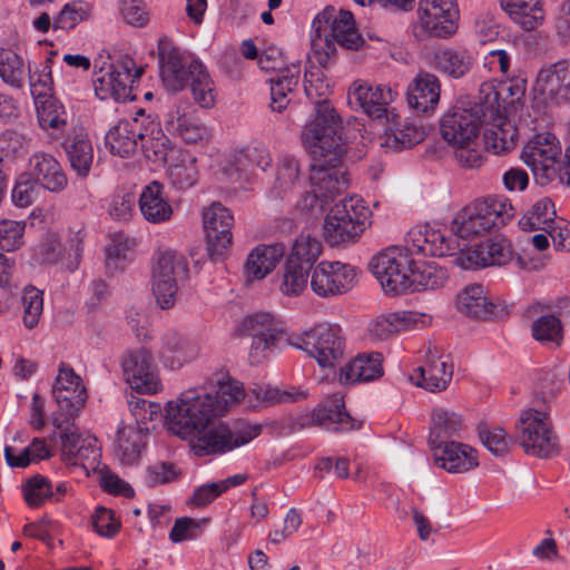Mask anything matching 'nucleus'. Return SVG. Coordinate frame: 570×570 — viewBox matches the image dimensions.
<instances>
[{
  "instance_id": "obj_1",
  "label": "nucleus",
  "mask_w": 570,
  "mask_h": 570,
  "mask_svg": "<svg viewBox=\"0 0 570 570\" xmlns=\"http://www.w3.org/2000/svg\"><path fill=\"white\" fill-rule=\"evenodd\" d=\"M245 397L243 384L226 373L216 374L212 391L193 389L166 405L168 430L189 442L197 456L225 454L257 438L262 425L237 421L232 426L215 419Z\"/></svg>"
},
{
  "instance_id": "obj_2",
  "label": "nucleus",
  "mask_w": 570,
  "mask_h": 570,
  "mask_svg": "<svg viewBox=\"0 0 570 570\" xmlns=\"http://www.w3.org/2000/svg\"><path fill=\"white\" fill-rule=\"evenodd\" d=\"M510 91L513 96L511 86L500 85L497 87L493 82H483L480 85L478 101L470 108L455 106L445 112L440 120V134L442 138L452 146H462V144H475L479 139L482 122L492 117L501 108V92Z\"/></svg>"
},
{
  "instance_id": "obj_3",
  "label": "nucleus",
  "mask_w": 570,
  "mask_h": 570,
  "mask_svg": "<svg viewBox=\"0 0 570 570\" xmlns=\"http://www.w3.org/2000/svg\"><path fill=\"white\" fill-rule=\"evenodd\" d=\"M315 36L312 48L316 62L326 68L336 52L335 43L346 49H358L364 40L355 27V20L350 11L341 10L335 14L334 8L327 7L313 21Z\"/></svg>"
},
{
  "instance_id": "obj_4",
  "label": "nucleus",
  "mask_w": 570,
  "mask_h": 570,
  "mask_svg": "<svg viewBox=\"0 0 570 570\" xmlns=\"http://www.w3.org/2000/svg\"><path fill=\"white\" fill-rule=\"evenodd\" d=\"M159 65L161 80L168 90L178 91L189 83L194 99L200 107L214 106V82L202 62L193 60L186 68L177 49L166 51L159 46Z\"/></svg>"
},
{
  "instance_id": "obj_5",
  "label": "nucleus",
  "mask_w": 570,
  "mask_h": 570,
  "mask_svg": "<svg viewBox=\"0 0 570 570\" xmlns=\"http://www.w3.org/2000/svg\"><path fill=\"white\" fill-rule=\"evenodd\" d=\"M342 120L330 101L317 104L314 117L305 125L302 141L313 158L338 161L345 154Z\"/></svg>"
},
{
  "instance_id": "obj_6",
  "label": "nucleus",
  "mask_w": 570,
  "mask_h": 570,
  "mask_svg": "<svg viewBox=\"0 0 570 570\" xmlns=\"http://www.w3.org/2000/svg\"><path fill=\"white\" fill-rule=\"evenodd\" d=\"M372 213L363 200L350 197L335 204L327 213L323 224V236L332 247L356 243L371 225Z\"/></svg>"
},
{
  "instance_id": "obj_7",
  "label": "nucleus",
  "mask_w": 570,
  "mask_h": 570,
  "mask_svg": "<svg viewBox=\"0 0 570 570\" xmlns=\"http://www.w3.org/2000/svg\"><path fill=\"white\" fill-rule=\"evenodd\" d=\"M289 344L305 351L323 368H333L344 358L345 337L336 324H320L293 337Z\"/></svg>"
},
{
  "instance_id": "obj_8",
  "label": "nucleus",
  "mask_w": 570,
  "mask_h": 570,
  "mask_svg": "<svg viewBox=\"0 0 570 570\" xmlns=\"http://www.w3.org/2000/svg\"><path fill=\"white\" fill-rule=\"evenodd\" d=\"M94 89L96 96L101 99L126 101L132 99L131 86L135 79L140 78L141 68H136L134 59L128 56L119 58L115 62H95Z\"/></svg>"
},
{
  "instance_id": "obj_9",
  "label": "nucleus",
  "mask_w": 570,
  "mask_h": 570,
  "mask_svg": "<svg viewBox=\"0 0 570 570\" xmlns=\"http://www.w3.org/2000/svg\"><path fill=\"white\" fill-rule=\"evenodd\" d=\"M520 445L529 455L550 459L560 453V442L549 415L530 409L525 411L519 425Z\"/></svg>"
},
{
  "instance_id": "obj_10",
  "label": "nucleus",
  "mask_w": 570,
  "mask_h": 570,
  "mask_svg": "<svg viewBox=\"0 0 570 570\" xmlns=\"http://www.w3.org/2000/svg\"><path fill=\"white\" fill-rule=\"evenodd\" d=\"M411 256L407 247L405 249L389 247L370 261L368 267L385 293L396 295L407 292Z\"/></svg>"
},
{
  "instance_id": "obj_11",
  "label": "nucleus",
  "mask_w": 570,
  "mask_h": 570,
  "mask_svg": "<svg viewBox=\"0 0 570 570\" xmlns=\"http://www.w3.org/2000/svg\"><path fill=\"white\" fill-rule=\"evenodd\" d=\"M420 21L415 36L446 39L458 31L459 9L455 0H420Z\"/></svg>"
},
{
  "instance_id": "obj_12",
  "label": "nucleus",
  "mask_w": 570,
  "mask_h": 570,
  "mask_svg": "<svg viewBox=\"0 0 570 570\" xmlns=\"http://www.w3.org/2000/svg\"><path fill=\"white\" fill-rule=\"evenodd\" d=\"M188 274L185 257L175 250L158 254L153 269V293L157 304L163 308L174 306L177 294V283Z\"/></svg>"
},
{
  "instance_id": "obj_13",
  "label": "nucleus",
  "mask_w": 570,
  "mask_h": 570,
  "mask_svg": "<svg viewBox=\"0 0 570 570\" xmlns=\"http://www.w3.org/2000/svg\"><path fill=\"white\" fill-rule=\"evenodd\" d=\"M282 53L277 49L264 51L258 57V66L262 70L274 71L271 83V109L282 112L288 106V95L298 85L301 68L298 65L283 67Z\"/></svg>"
},
{
  "instance_id": "obj_14",
  "label": "nucleus",
  "mask_w": 570,
  "mask_h": 570,
  "mask_svg": "<svg viewBox=\"0 0 570 570\" xmlns=\"http://www.w3.org/2000/svg\"><path fill=\"white\" fill-rule=\"evenodd\" d=\"M240 336L250 337L252 363H261L281 340L283 331L275 317L265 312L246 316L237 326Z\"/></svg>"
},
{
  "instance_id": "obj_15",
  "label": "nucleus",
  "mask_w": 570,
  "mask_h": 570,
  "mask_svg": "<svg viewBox=\"0 0 570 570\" xmlns=\"http://www.w3.org/2000/svg\"><path fill=\"white\" fill-rule=\"evenodd\" d=\"M130 387L141 394H154L161 389L157 364L150 351L139 347L127 352L121 362Z\"/></svg>"
},
{
  "instance_id": "obj_16",
  "label": "nucleus",
  "mask_w": 570,
  "mask_h": 570,
  "mask_svg": "<svg viewBox=\"0 0 570 570\" xmlns=\"http://www.w3.org/2000/svg\"><path fill=\"white\" fill-rule=\"evenodd\" d=\"M355 276L348 264L323 261L312 269L311 289L322 298L341 295L353 287Z\"/></svg>"
},
{
  "instance_id": "obj_17",
  "label": "nucleus",
  "mask_w": 570,
  "mask_h": 570,
  "mask_svg": "<svg viewBox=\"0 0 570 570\" xmlns=\"http://www.w3.org/2000/svg\"><path fill=\"white\" fill-rule=\"evenodd\" d=\"M561 155V146L551 132L535 135L524 146L522 158L532 168L533 174L547 181L557 176V163Z\"/></svg>"
},
{
  "instance_id": "obj_18",
  "label": "nucleus",
  "mask_w": 570,
  "mask_h": 570,
  "mask_svg": "<svg viewBox=\"0 0 570 570\" xmlns=\"http://www.w3.org/2000/svg\"><path fill=\"white\" fill-rule=\"evenodd\" d=\"M52 396L59 407L61 415L70 417L79 415L81 409L85 406L87 392L86 387L81 384V379L78 376L73 368L61 364L59 373L52 385Z\"/></svg>"
},
{
  "instance_id": "obj_19",
  "label": "nucleus",
  "mask_w": 570,
  "mask_h": 570,
  "mask_svg": "<svg viewBox=\"0 0 570 570\" xmlns=\"http://www.w3.org/2000/svg\"><path fill=\"white\" fill-rule=\"evenodd\" d=\"M208 252L213 259L219 258L232 244L234 216L220 203H213L203 213Z\"/></svg>"
},
{
  "instance_id": "obj_20",
  "label": "nucleus",
  "mask_w": 570,
  "mask_h": 570,
  "mask_svg": "<svg viewBox=\"0 0 570 570\" xmlns=\"http://www.w3.org/2000/svg\"><path fill=\"white\" fill-rule=\"evenodd\" d=\"M512 257L511 246L505 238H489L469 248L460 249L456 263L464 269L504 265Z\"/></svg>"
},
{
  "instance_id": "obj_21",
  "label": "nucleus",
  "mask_w": 570,
  "mask_h": 570,
  "mask_svg": "<svg viewBox=\"0 0 570 570\" xmlns=\"http://www.w3.org/2000/svg\"><path fill=\"white\" fill-rule=\"evenodd\" d=\"M407 250L411 255L422 254L424 256H438L443 257L453 255L458 249L460 252V245L455 236L446 235L440 229H433L425 227L414 228L409 232L407 238Z\"/></svg>"
},
{
  "instance_id": "obj_22",
  "label": "nucleus",
  "mask_w": 570,
  "mask_h": 570,
  "mask_svg": "<svg viewBox=\"0 0 570 570\" xmlns=\"http://www.w3.org/2000/svg\"><path fill=\"white\" fill-rule=\"evenodd\" d=\"M148 136V127L145 124L144 110L130 120L122 119L106 135V144L110 151L122 158L131 156L138 146V140Z\"/></svg>"
},
{
  "instance_id": "obj_23",
  "label": "nucleus",
  "mask_w": 570,
  "mask_h": 570,
  "mask_svg": "<svg viewBox=\"0 0 570 570\" xmlns=\"http://www.w3.org/2000/svg\"><path fill=\"white\" fill-rule=\"evenodd\" d=\"M417 375L411 381L419 387L436 393L446 390L453 376V363L448 355L439 354L429 347L424 365L416 368Z\"/></svg>"
},
{
  "instance_id": "obj_24",
  "label": "nucleus",
  "mask_w": 570,
  "mask_h": 570,
  "mask_svg": "<svg viewBox=\"0 0 570 570\" xmlns=\"http://www.w3.org/2000/svg\"><path fill=\"white\" fill-rule=\"evenodd\" d=\"M52 423L61 430L62 454L69 463L73 465L82 463L85 465L88 462L91 468L98 463L100 451L96 444V439L83 438L73 425L62 429L63 421H60L57 416L52 419Z\"/></svg>"
},
{
  "instance_id": "obj_25",
  "label": "nucleus",
  "mask_w": 570,
  "mask_h": 570,
  "mask_svg": "<svg viewBox=\"0 0 570 570\" xmlns=\"http://www.w3.org/2000/svg\"><path fill=\"white\" fill-rule=\"evenodd\" d=\"M338 161H332L331 157L313 158L311 164V187L323 195L327 200L335 197L348 186V179Z\"/></svg>"
},
{
  "instance_id": "obj_26",
  "label": "nucleus",
  "mask_w": 570,
  "mask_h": 570,
  "mask_svg": "<svg viewBox=\"0 0 570 570\" xmlns=\"http://www.w3.org/2000/svg\"><path fill=\"white\" fill-rule=\"evenodd\" d=\"M535 90L557 104L570 101V60H560L541 68Z\"/></svg>"
},
{
  "instance_id": "obj_27",
  "label": "nucleus",
  "mask_w": 570,
  "mask_h": 570,
  "mask_svg": "<svg viewBox=\"0 0 570 570\" xmlns=\"http://www.w3.org/2000/svg\"><path fill=\"white\" fill-rule=\"evenodd\" d=\"M430 321V316L412 311L383 314L368 324V333L374 340L386 341L402 331L419 327V324L425 326Z\"/></svg>"
},
{
  "instance_id": "obj_28",
  "label": "nucleus",
  "mask_w": 570,
  "mask_h": 570,
  "mask_svg": "<svg viewBox=\"0 0 570 570\" xmlns=\"http://www.w3.org/2000/svg\"><path fill=\"white\" fill-rule=\"evenodd\" d=\"M311 423L335 432H346L360 428L346 412L344 397L333 394L326 397L311 415Z\"/></svg>"
},
{
  "instance_id": "obj_29",
  "label": "nucleus",
  "mask_w": 570,
  "mask_h": 570,
  "mask_svg": "<svg viewBox=\"0 0 570 570\" xmlns=\"http://www.w3.org/2000/svg\"><path fill=\"white\" fill-rule=\"evenodd\" d=\"M362 110L372 119L387 117V106L394 100V91L385 86H372L355 81L350 94Z\"/></svg>"
},
{
  "instance_id": "obj_30",
  "label": "nucleus",
  "mask_w": 570,
  "mask_h": 570,
  "mask_svg": "<svg viewBox=\"0 0 570 570\" xmlns=\"http://www.w3.org/2000/svg\"><path fill=\"white\" fill-rule=\"evenodd\" d=\"M441 95L439 78L429 71L420 70L407 87V101L417 112L433 111Z\"/></svg>"
},
{
  "instance_id": "obj_31",
  "label": "nucleus",
  "mask_w": 570,
  "mask_h": 570,
  "mask_svg": "<svg viewBox=\"0 0 570 570\" xmlns=\"http://www.w3.org/2000/svg\"><path fill=\"white\" fill-rule=\"evenodd\" d=\"M432 67L452 79H461L474 65L472 52L462 47H445L436 50L431 59Z\"/></svg>"
},
{
  "instance_id": "obj_32",
  "label": "nucleus",
  "mask_w": 570,
  "mask_h": 570,
  "mask_svg": "<svg viewBox=\"0 0 570 570\" xmlns=\"http://www.w3.org/2000/svg\"><path fill=\"white\" fill-rule=\"evenodd\" d=\"M30 175L37 185L59 193L67 186V176L60 164L47 153H36L30 158Z\"/></svg>"
},
{
  "instance_id": "obj_33",
  "label": "nucleus",
  "mask_w": 570,
  "mask_h": 570,
  "mask_svg": "<svg viewBox=\"0 0 570 570\" xmlns=\"http://www.w3.org/2000/svg\"><path fill=\"white\" fill-rule=\"evenodd\" d=\"M147 433L148 428L139 424L118 425L115 454L122 464L131 465L139 460Z\"/></svg>"
},
{
  "instance_id": "obj_34",
  "label": "nucleus",
  "mask_w": 570,
  "mask_h": 570,
  "mask_svg": "<svg viewBox=\"0 0 570 570\" xmlns=\"http://www.w3.org/2000/svg\"><path fill=\"white\" fill-rule=\"evenodd\" d=\"M458 309L468 317L487 321L498 315V306L485 295L481 284L465 286L456 296Z\"/></svg>"
},
{
  "instance_id": "obj_35",
  "label": "nucleus",
  "mask_w": 570,
  "mask_h": 570,
  "mask_svg": "<svg viewBox=\"0 0 570 570\" xmlns=\"http://www.w3.org/2000/svg\"><path fill=\"white\" fill-rule=\"evenodd\" d=\"M439 450L440 454L434 453L435 465L450 473H463L479 465L476 451L466 444L451 441Z\"/></svg>"
},
{
  "instance_id": "obj_36",
  "label": "nucleus",
  "mask_w": 570,
  "mask_h": 570,
  "mask_svg": "<svg viewBox=\"0 0 570 570\" xmlns=\"http://www.w3.org/2000/svg\"><path fill=\"white\" fill-rule=\"evenodd\" d=\"M501 109L492 117L490 128L484 132L485 149L495 155L507 154L514 149L518 139V128L513 121L501 115Z\"/></svg>"
},
{
  "instance_id": "obj_37",
  "label": "nucleus",
  "mask_w": 570,
  "mask_h": 570,
  "mask_svg": "<svg viewBox=\"0 0 570 570\" xmlns=\"http://www.w3.org/2000/svg\"><path fill=\"white\" fill-rule=\"evenodd\" d=\"M139 209L142 217L153 224H160L170 219L173 208L164 195V186L151 181L142 188L139 196Z\"/></svg>"
},
{
  "instance_id": "obj_38",
  "label": "nucleus",
  "mask_w": 570,
  "mask_h": 570,
  "mask_svg": "<svg viewBox=\"0 0 570 570\" xmlns=\"http://www.w3.org/2000/svg\"><path fill=\"white\" fill-rule=\"evenodd\" d=\"M284 254L285 246L282 243L255 247L245 262L247 279H263L276 267Z\"/></svg>"
},
{
  "instance_id": "obj_39",
  "label": "nucleus",
  "mask_w": 570,
  "mask_h": 570,
  "mask_svg": "<svg viewBox=\"0 0 570 570\" xmlns=\"http://www.w3.org/2000/svg\"><path fill=\"white\" fill-rule=\"evenodd\" d=\"M145 124L148 127V136L140 139L145 157L159 164H168L174 160L180 150L171 145L169 138L148 116H145Z\"/></svg>"
},
{
  "instance_id": "obj_40",
  "label": "nucleus",
  "mask_w": 570,
  "mask_h": 570,
  "mask_svg": "<svg viewBox=\"0 0 570 570\" xmlns=\"http://www.w3.org/2000/svg\"><path fill=\"white\" fill-rule=\"evenodd\" d=\"M382 361L383 356L377 352L357 355L341 370V383L353 384L380 377L383 374Z\"/></svg>"
},
{
  "instance_id": "obj_41",
  "label": "nucleus",
  "mask_w": 570,
  "mask_h": 570,
  "mask_svg": "<svg viewBox=\"0 0 570 570\" xmlns=\"http://www.w3.org/2000/svg\"><path fill=\"white\" fill-rule=\"evenodd\" d=\"M448 281V273L434 262L414 261L412 258L407 276V292L436 289Z\"/></svg>"
},
{
  "instance_id": "obj_42",
  "label": "nucleus",
  "mask_w": 570,
  "mask_h": 570,
  "mask_svg": "<svg viewBox=\"0 0 570 570\" xmlns=\"http://www.w3.org/2000/svg\"><path fill=\"white\" fill-rule=\"evenodd\" d=\"M462 429L461 414L444 407L434 409L429 442L433 449H441L449 439L459 436Z\"/></svg>"
},
{
  "instance_id": "obj_43",
  "label": "nucleus",
  "mask_w": 570,
  "mask_h": 570,
  "mask_svg": "<svg viewBox=\"0 0 570 570\" xmlns=\"http://www.w3.org/2000/svg\"><path fill=\"white\" fill-rule=\"evenodd\" d=\"M452 229L460 238L483 235L493 230L478 199L464 207L455 217Z\"/></svg>"
},
{
  "instance_id": "obj_44",
  "label": "nucleus",
  "mask_w": 570,
  "mask_h": 570,
  "mask_svg": "<svg viewBox=\"0 0 570 570\" xmlns=\"http://www.w3.org/2000/svg\"><path fill=\"white\" fill-rule=\"evenodd\" d=\"M501 8L523 30H534L542 23L544 13L540 0H500Z\"/></svg>"
},
{
  "instance_id": "obj_45",
  "label": "nucleus",
  "mask_w": 570,
  "mask_h": 570,
  "mask_svg": "<svg viewBox=\"0 0 570 570\" xmlns=\"http://www.w3.org/2000/svg\"><path fill=\"white\" fill-rule=\"evenodd\" d=\"M557 219L553 202L543 197L537 200L519 219L522 230H542L548 234Z\"/></svg>"
},
{
  "instance_id": "obj_46",
  "label": "nucleus",
  "mask_w": 570,
  "mask_h": 570,
  "mask_svg": "<svg viewBox=\"0 0 570 570\" xmlns=\"http://www.w3.org/2000/svg\"><path fill=\"white\" fill-rule=\"evenodd\" d=\"M71 168L81 177L89 174L94 160V150L90 140L82 134L69 137L63 142Z\"/></svg>"
},
{
  "instance_id": "obj_47",
  "label": "nucleus",
  "mask_w": 570,
  "mask_h": 570,
  "mask_svg": "<svg viewBox=\"0 0 570 570\" xmlns=\"http://www.w3.org/2000/svg\"><path fill=\"white\" fill-rule=\"evenodd\" d=\"M167 165L169 183L176 189L186 190L196 184L198 177L196 159L189 154L180 151Z\"/></svg>"
},
{
  "instance_id": "obj_48",
  "label": "nucleus",
  "mask_w": 570,
  "mask_h": 570,
  "mask_svg": "<svg viewBox=\"0 0 570 570\" xmlns=\"http://www.w3.org/2000/svg\"><path fill=\"white\" fill-rule=\"evenodd\" d=\"M425 137L422 126L413 122H405L397 127H387L384 134V142L382 145L397 151L411 148L421 142Z\"/></svg>"
},
{
  "instance_id": "obj_49",
  "label": "nucleus",
  "mask_w": 570,
  "mask_h": 570,
  "mask_svg": "<svg viewBox=\"0 0 570 570\" xmlns=\"http://www.w3.org/2000/svg\"><path fill=\"white\" fill-rule=\"evenodd\" d=\"M493 229L505 226L515 215L511 202L502 195H489L478 199Z\"/></svg>"
},
{
  "instance_id": "obj_50",
  "label": "nucleus",
  "mask_w": 570,
  "mask_h": 570,
  "mask_svg": "<svg viewBox=\"0 0 570 570\" xmlns=\"http://www.w3.org/2000/svg\"><path fill=\"white\" fill-rule=\"evenodd\" d=\"M321 254V242L308 233H302L295 239L287 259L313 269Z\"/></svg>"
},
{
  "instance_id": "obj_51",
  "label": "nucleus",
  "mask_w": 570,
  "mask_h": 570,
  "mask_svg": "<svg viewBox=\"0 0 570 570\" xmlns=\"http://www.w3.org/2000/svg\"><path fill=\"white\" fill-rule=\"evenodd\" d=\"M312 269L286 259L279 291L287 296H297L307 287Z\"/></svg>"
},
{
  "instance_id": "obj_52",
  "label": "nucleus",
  "mask_w": 570,
  "mask_h": 570,
  "mask_svg": "<svg viewBox=\"0 0 570 570\" xmlns=\"http://www.w3.org/2000/svg\"><path fill=\"white\" fill-rule=\"evenodd\" d=\"M0 78L20 89L24 85L26 69L22 58L11 49L0 48Z\"/></svg>"
},
{
  "instance_id": "obj_53",
  "label": "nucleus",
  "mask_w": 570,
  "mask_h": 570,
  "mask_svg": "<svg viewBox=\"0 0 570 570\" xmlns=\"http://www.w3.org/2000/svg\"><path fill=\"white\" fill-rule=\"evenodd\" d=\"M304 90L306 97L315 105V109L318 102L328 101L327 97L331 94V87L324 79L320 68L311 67L305 71Z\"/></svg>"
},
{
  "instance_id": "obj_54",
  "label": "nucleus",
  "mask_w": 570,
  "mask_h": 570,
  "mask_svg": "<svg viewBox=\"0 0 570 570\" xmlns=\"http://www.w3.org/2000/svg\"><path fill=\"white\" fill-rule=\"evenodd\" d=\"M23 324L27 328H33L38 325L43 312L42 292L33 286H28L22 296Z\"/></svg>"
},
{
  "instance_id": "obj_55",
  "label": "nucleus",
  "mask_w": 570,
  "mask_h": 570,
  "mask_svg": "<svg viewBox=\"0 0 570 570\" xmlns=\"http://www.w3.org/2000/svg\"><path fill=\"white\" fill-rule=\"evenodd\" d=\"M479 438L488 451L495 456L505 455L510 450L511 440L500 426L490 428L481 425L479 428Z\"/></svg>"
},
{
  "instance_id": "obj_56",
  "label": "nucleus",
  "mask_w": 570,
  "mask_h": 570,
  "mask_svg": "<svg viewBox=\"0 0 570 570\" xmlns=\"http://www.w3.org/2000/svg\"><path fill=\"white\" fill-rule=\"evenodd\" d=\"M299 179V164L291 156L283 157L276 169V181L274 188L278 190V194L286 193Z\"/></svg>"
},
{
  "instance_id": "obj_57",
  "label": "nucleus",
  "mask_w": 570,
  "mask_h": 570,
  "mask_svg": "<svg viewBox=\"0 0 570 570\" xmlns=\"http://www.w3.org/2000/svg\"><path fill=\"white\" fill-rule=\"evenodd\" d=\"M22 490L27 504L32 508H38L46 499L55 497L50 482L42 475L30 478Z\"/></svg>"
},
{
  "instance_id": "obj_58",
  "label": "nucleus",
  "mask_w": 570,
  "mask_h": 570,
  "mask_svg": "<svg viewBox=\"0 0 570 570\" xmlns=\"http://www.w3.org/2000/svg\"><path fill=\"white\" fill-rule=\"evenodd\" d=\"M26 224L16 220L0 223V248L4 252H14L23 245Z\"/></svg>"
},
{
  "instance_id": "obj_59",
  "label": "nucleus",
  "mask_w": 570,
  "mask_h": 570,
  "mask_svg": "<svg viewBox=\"0 0 570 570\" xmlns=\"http://www.w3.org/2000/svg\"><path fill=\"white\" fill-rule=\"evenodd\" d=\"M196 116V109L188 101L175 102L165 115L164 125L173 134Z\"/></svg>"
},
{
  "instance_id": "obj_60",
  "label": "nucleus",
  "mask_w": 570,
  "mask_h": 570,
  "mask_svg": "<svg viewBox=\"0 0 570 570\" xmlns=\"http://www.w3.org/2000/svg\"><path fill=\"white\" fill-rule=\"evenodd\" d=\"M252 393L255 395L257 401L265 405H273L283 402H294L305 396L303 392L282 391L277 387L262 384H256L252 389Z\"/></svg>"
},
{
  "instance_id": "obj_61",
  "label": "nucleus",
  "mask_w": 570,
  "mask_h": 570,
  "mask_svg": "<svg viewBox=\"0 0 570 570\" xmlns=\"http://www.w3.org/2000/svg\"><path fill=\"white\" fill-rule=\"evenodd\" d=\"M561 323L554 315H543L532 324V335L537 341L556 342L561 340Z\"/></svg>"
},
{
  "instance_id": "obj_62",
  "label": "nucleus",
  "mask_w": 570,
  "mask_h": 570,
  "mask_svg": "<svg viewBox=\"0 0 570 570\" xmlns=\"http://www.w3.org/2000/svg\"><path fill=\"white\" fill-rule=\"evenodd\" d=\"M128 405L135 419L132 424H139L140 426L148 421L155 420L160 414V405L158 403L148 402L134 394L128 399Z\"/></svg>"
},
{
  "instance_id": "obj_63",
  "label": "nucleus",
  "mask_w": 570,
  "mask_h": 570,
  "mask_svg": "<svg viewBox=\"0 0 570 570\" xmlns=\"http://www.w3.org/2000/svg\"><path fill=\"white\" fill-rule=\"evenodd\" d=\"M454 156L461 167L479 168L483 164V151L480 148L479 139L475 144H462V146H452Z\"/></svg>"
},
{
  "instance_id": "obj_64",
  "label": "nucleus",
  "mask_w": 570,
  "mask_h": 570,
  "mask_svg": "<svg viewBox=\"0 0 570 570\" xmlns=\"http://www.w3.org/2000/svg\"><path fill=\"white\" fill-rule=\"evenodd\" d=\"M85 18L86 11L80 3H67L53 20V29L70 30Z\"/></svg>"
}]
</instances>
